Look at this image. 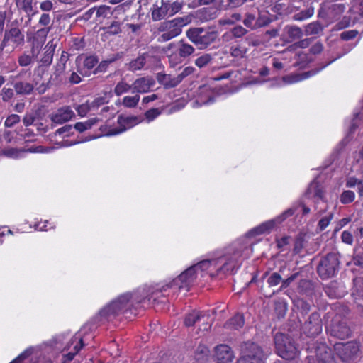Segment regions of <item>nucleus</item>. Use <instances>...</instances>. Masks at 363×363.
Masks as SVG:
<instances>
[{"label":"nucleus","mask_w":363,"mask_h":363,"mask_svg":"<svg viewBox=\"0 0 363 363\" xmlns=\"http://www.w3.org/2000/svg\"><path fill=\"white\" fill-rule=\"evenodd\" d=\"M171 282L157 283L139 288L133 292H126L118 296L115 300L104 307L99 315L111 321L120 314L137 315L141 308L155 307L167 302V297L174 295Z\"/></svg>","instance_id":"obj_1"},{"label":"nucleus","mask_w":363,"mask_h":363,"mask_svg":"<svg viewBox=\"0 0 363 363\" xmlns=\"http://www.w3.org/2000/svg\"><path fill=\"white\" fill-rule=\"evenodd\" d=\"M190 22L188 16L178 17L160 23L157 30L162 34L157 38L159 43L169 41L182 33V28Z\"/></svg>","instance_id":"obj_2"},{"label":"nucleus","mask_w":363,"mask_h":363,"mask_svg":"<svg viewBox=\"0 0 363 363\" xmlns=\"http://www.w3.org/2000/svg\"><path fill=\"white\" fill-rule=\"evenodd\" d=\"M339 252H328L322 256L316 268L317 274L322 279L335 277L340 269Z\"/></svg>","instance_id":"obj_3"},{"label":"nucleus","mask_w":363,"mask_h":363,"mask_svg":"<svg viewBox=\"0 0 363 363\" xmlns=\"http://www.w3.org/2000/svg\"><path fill=\"white\" fill-rule=\"evenodd\" d=\"M186 35L197 48L205 50L216 42L218 38V33L216 30H206L201 27H194L189 28Z\"/></svg>","instance_id":"obj_4"},{"label":"nucleus","mask_w":363,"mask_h":363,"mask_svg":"<svg viewBox=\"0 0 363 363\" xmlns=\"http://www.w3.org/2000/svg\"><path fill=\"white\" fill-rule=\"evenodd\" d=\"M283 333H277L274 337L277 354L286 360H293L298 354L294 339Z\"/></svg>","instance_id":"obj_5"},{"label":"nucleus","mask_w":363,"mask_h":363,"mask_svg":"<svg viewBox=\"0 0 363 363\" xmlns=\"http://www.w3.org/2000/svg\"><path fill=\"white\" fill-rule=\"evenodd\" d=\"M227 265V257L225 251H216L211 258L203 259L191 267H195V271H208L212 275L213 272H218Z\"/></svg>","instance_id":"obj_6"},{"label":"nucleus","mask_w":363,"mask_h":363,"mask_svg":"<svg viewBox=\"0 0 363 363\" xmlns=\"http://www.w3.org/2000/svg\"><path fill=\"white\" fill-rule=\"evenodd\" d=\"M333 347L335 354L342 363L354 362L360 353V346L356 341L336 342Z\"/></svg>","instance_id":"obj_7"},{"label":"nucleus","mask_w":363,"mask_h":363,"mask_svg":"<svg viewBox=\"0 0 363 363\" xmlns=\"http://www.w3.org/2000/svg\"><path fill=\"white\" fill-rule=\"evenodd\" d=\"M306 350L315 354L316 363H336L333 350L324 342L312 341L307 344ZM308 359V363H315Z\"/></svg>","instance_id":"obj_8"},{"label":"nucleus","mask_w":363,"mask_h":363,"mask_svg":"<svg viewBox=\"0 0 363 363\" xmlns=\"http://www.w3.org/2000/svg\"><path fill=\"white\" fill-rule=\"evenodd\" d=\"M196 277L195 267H189L170 281L174 288L173 292L177 294L183 289L189 291Z\"/></svg>","instance_id":"obj_9"},{"label":"nucleus","mask_w":363,"mask_h":363,"mask_svg":"<svg viewBox=\"0 0 363 363\" xmlns=\"http://www.w3.org/2000/svg\"><path fill=\"white\" fill-rule=\"evenodd\" d=\"M25 44V36L18 26L6 29L4 32L3 40L0 45V51L2 52L7 46H11L13 49L21 48Z\"/></svg>","instance_id":"obj_10"},{"label":"nucleus","mask_w":363,"mask_h":363,"mask_svg":"<svg viewBox=\"0 0 363 363\" xmlns=\"http://www.w3.org/2000/svg\"><path fill=\"white\" fill-rule=\"evenodd\" d=\"M323 320L320 314L315 311L312 313L302 325L303 333L308 337H315L323 330Z\"/></svg>","instance_id":"obj_11"},{"label":"nucleus","mask_w":363,"mask_h":363,"mask_svg":"<svg viewBox=\"0 0 363 363\" xmlns=\"http://www.w3.org/2000/svg\"><path fill=\"white\" fill-rule=\"evenodd\" d=\"M240 347L242 354L240 358L247 359L267 358V352L259 345L252 340L243 341Z\"/></svg>","instance_id":"obj_12"},{"label":"nucleus","mask_w":363,"mask_h":363,"mask_svg":"<svg viewBox=\"0 0 363 363\" xmlns=\"http://www.w3.org/2000/svg\"><path fill=\"white\" fill-rule=\"evenodd\" d=\"M340 317H335L330 325V334L340 340H344L351 335V330L345 320H339Z\"/></svg>","instance_id":"obj_13"},{"label":"nucleus","mask_w":363,"mask_h":363,"mask_svg":"<svg viewBox=\"0 0 363 363\" xmlns=\"http://www.w3.org/2000/svg\"><path fill=\"white\" fill-rule=\"evenodd\" d=\"M284 330L287 332L286 336L298 337L302 330V325L296 313H291L287 321L284 325Z\"/></svg>","instance_id":"obj_14"},{"label":"nucleus","mask_w":363,"mask_h":363,"mask_svg":"<svg viewBox=\"0 0 363 363\" xmlns=\"http://www.w3.org/2000/svg\"><path fill=\"white\" fill-rule=\"evenodd\" d=\"M155 84V80L150 77L138 78L133 82L132 93L137 94L147 93Z\"/></svg>","instance_id":"obj_15"},{"label":"nucleus","mask_w":363,"mask_h":363,"mask_svg":"<svg viewBox=\"0 0 363 363\" xmlns=\"http://www.w3.org/2000/svg\"><path fill=\"white\" fill-rule=\"evenodd\" d=\"M209 316L206 315L203 312L193 311L186 315L184 323L186 327H190L193 326L196 323L203 321V324L204 325L203 330H208L211 327L210 323L206 322Z\"/></svg>","instance_id":"obj_16"},{"label":"nucleus","mask_w":363,"mask_h":363,"mask_svg":"<svg viewBox=\"0 0 363 363\" xmlns=\"http://www.w3.org/2000/svg\"><path fill=\"white\" fill-rule=\"evenodd\" d=\"M74 346V352H69L64 355L65 361H72L75 355L81 350L84 347L83 338L80 334L76 333L69 340L67 345V349H69L71 346Z\"/></svg>","instance_id":"obj_17"},{"label":"nucleus","mask_w":363,"mask_h":363,"mask_svg":"<svg viewBox=\"0 0 363 363\" xmlns=\"http://www.w3.org/2000/svg\"><path fill=\"white\" fill-rule=\"evenodd\" d=\"M117 123L119 127L116 128L115 133L121 134L138 124L140 121L138 118L135 116H124L123 115H120L117 118Z\"/></svg>","instance_id":"obj_18"},{"label":"nucleus","mask_w":363,"mask_h":363,"mask_svg":"<svg viewBox=\"0 0 363 363\" xmlns=\"http://www.w3.org/2000/svg\"><path fill=\"white\" fill-rule=\"evenodd\" d=\"M74 116V113L69 106H65L57 109L56 113L51 116L52 122L57 124H62L69 121Z\"/></svg>","instance_id":"obj_19"},{"label":"nucleus","mask_w":363,"mask_h":363,"mask_svg":"<svg viewBox=\"0 0 363 363\" xmlns=\"http://www.w3.org/2000/svg\"><path fill=\"white\" fill-rule=\"evenodd\" d=\"M156 79L157 82L165 89L174 88L181 83L177 75L172 76L162 72L157 73Z\"/></svg>","instance_id":"obj_20"},{"label":"nucleus","mask_w":363,"mask_h":363,"mask_svg":"<svg viewBox=\"0 0 363 363\" xmlns=\"http://www.w3.org/2000/svg\"><path fill=\"white\" fill-rule=\"evenodd\" d=\"M23 152H33V153H43L45 152L46 150L43 146H35L32 147L30 148H28L26 150H22V149H17V148H8L5 150H4V155L9 157H13L16 158L19 156L20 153Z\"/></svg>","instance_id":"obj_21"},{"label":"nucleus","mask_w":363,"mask_h":363,"mask_svg":"<svg viewBox=\"0 0 363 363\" xmlns=\"http://www.w3.org/2000/svg\"><path fill=\"white\" fill-rule=\"evenodd\" d=\"M98 63V58L96 56L90 55L85 57L83 62V67L79 69L78 72L82 76L89 77L93 73L92 69Z\"/></svg>","instance_id":"obj_22"},{"label":"nucleus","mask_w":363,"mask_h":363,"mask_svg":"<svg viewBox=\"0 0 363 363\" xmlns=\"http://www.w3.org/2000/svg\"><path fill=\"white\" fill-rule=\"evenodd\" d=\"M277 221L278 222V220L274 219L263 223L260 225L250 230L247 233V236L249 238L254 237L257 235H261L267 232H269L272 229L274 228Z\"/></svg>","instance_id":"obj_23"},{"label":"nucleus","mask_w":363,"mask_h":363,"mask_svg":"<svg viewBox=\"0 0 363 363\" xmlns=\"http://www.w3.org/2000/svg\"><path fill=\"white\" fill-rule=\"evenodd\" d=\"M325 294L331 298H340L344 296V291L341 290L337 281H331L324 288Z\"/></svg>","instance_id":"obj_24"},{"label":"nucleus","mask_w":363,"mask_h":363,"mask_svg":"<svg viewBox=\"0 0 363 363\" xmlns=\"http://www.w3.org/2000/svg\"><path fill=\"white\" fill-rule=\"evenodd\" d=\"M218 10L214 8H203L197 11V17L203 22L213 20L218 16Z\"/></svg>","instance_id":"obj_25"},{"label":"nucleus","mask_w":363,"mask_h":363,"mask_svg":"<svg viewBox=\"0 0 363 363\" xmlns=\"http://www.w3.org/2000/svg\"><path fill=\"white\" fill-rule=\"evenodd\" d=\"M314 282L306 279H301L298 283L297 291L303 295H311L314 291Z\"/></svg>","instance_id":"obj_26"},{"label":"nucleus","mask_w":363,"mask_h":363,"mask_svg":"<svg viewBox=\"0 0 363 363\" xmlns=\"http://www.w3.org/2000/svg\"><path fill=\"white\" fill-rule=\"evenodd\" d=\"M123 56L122 52H117L112 56H111L108 59L106 60L101 61L99 65L95 68L93 71L94 74H97L99 72H105L108 67V65L116 60L121 59Z\"/></svg>","instance_id":"obj_27"},{"label":"nucleus","mask_w":363,"mask_h":363,"mask_svg":"<svg viewBox=\"0 0 363 363\" xmlns=\"http://www.w3.org/2000/svg\"><path fill=\"white\" fill-rule=\"evenodd\" d=\"M146 64V54H142L137 58L131 60L128 65V69L136 72L142 69Z\"/></svg>","instance_id":"obj_28"},{"label":"nucleus","mask_w":363,"mask_h":363,"mask_svg":"<svg viewBox=\"0 0 363 363\" xmlns=\"http://www.w3.org/2000/svg\"><path fill=\"white\" fill-rule=\"evenodd\" d=\"M166 4V2L162 1V6L157 7L152 11V18L153 21H157L164 18L166 16H169V13Z\"/></svg>","instance_id":"obj_29"},{"label":"nucleus","mask_w":363,"mask_h":363,"mask_svg":"<svg viewBox=\"0 0 363 363\" xmlns=\"http://www.w3.org/2000/svg\"><path fill=\"white\" fill-rule=\"evenodd\" d=\"M245 324L244 315L242 313L237 312L228 320V327L233 330H239Z\"/></svg>","instance_id":"obj_30"},{"label":"nucleus","mask_w":363,"mask_h":363,"mask_svg":"<svg viewBox=\"0 0 363 363\" xmlns=\"http://www.w3.org/2000/svg\"><path fill=\"white\" fill-rule=\"evenodd\" d=\"M99 119L96 117L90 118L84 122H77L74 124V128L79 133L91 129L93 125L96 124Z\"/></svg>","instance_id":"obj_31"},{"label":"nucleus","mask_w":363,"mask_h":363,"mask_svg":"<svg viewBox=\"0 0 363 363\" xmlns=\"http://www.w3.org/2000/svg\"><path fill=\"white\" fill-rule=\"evenodd\" d=\"M179 47L177 50L179 55L182 58H186L194 53L195 51L194 48L186 43H184L182 40L179 42Z\"/></svg>","instance_id":"obj_32"},{"label":"nucleus","mask_w":363,"mask_h":363,"mask_svg":"<svg viewBox=\"0 0 363 363\" xmlns=\"http://www.w3.org/2000/svg\"><path fill=\"white\" fill-rule=\"evenodd\" d=\"M133 90V84H129L125 80L122 79L118 82L114 87L113 91L116 96H120L123 94L128 93Z\"/></svg>","instance_id":"obj_33"},{"label":"nucleus","mask_w":363,"mask_h":363,"mask_svg":"<svg viewBox=\"0 0 363 363\" xmlns=\"http://www.w3.org/2000/svg\"><path fill=\"white\" fill-rule=\"evenodd\" d=\"M214 357L218 362L227 363L225 357H227V345L220 344L215 347Z\"/></svg>","instance_id":"obj_34"},{"label":"nucleus","mask_w":363,"mask_h":363,"mask_svg":"<svg viewBox=\"0 0 363 363\" xmlns=\"http://www.w3.org/2000/svg\"><path fill=\"white\" fill-rule=\"evenodd\" d=\"M14 89L17 94L26 95L29 94L33 91V86L28 82H19L15 83Z\"/></svg>","instance_id":"obj_35"},{"label":"nucleus","mask_w":363,"mask_h":363,"mask_svg":"<svg viewBox=\"0 0 363 363\" xmlns=\"http://www.w3.org/2000/svg\"><path fill=\"white\" fill-rule=\"evenodd\" d=\"M294 304L302 315H307L311 311V305L303 298L295 299Z\"/></svg>","instance_id":"obj_36"},{"label":"nucleus","mask_w":363,"mask_h":363,"mask_svg":"<svg viewBox=\"0 0 363 363\" xmlns=\"http://www.w3.org/2000/svg\"><path fill=\"white\" fill-rule=\"evenodd\" d=\"M140 95L135 94L134 96H124L122 100V105L128 108H135L140 101Z\"/></svg>","instance_id":"obj_37"},{"label":"nucleus","mask_w":363,"mask_h":363,"mask_svg":"<svg viewBox=\"0 0 363 363\" xmlns=\"http://www.w3.org/2000/svg\"><path fill=\"white\" fill-rule=\"evenodd\" d=\"M200 96H199L198 100L201 102V104H206L209 103H213L214 101V98L211 96L210 89L208 87L200 88Z\"/></svg>","instance_id":"obj_38"},{"label":"nucleus","mask_w":363,"mask_h":363,"mask_svg":"<svg viewBox=\"0 0 363 363\" xmlns=\"http://www.w3.org/2000/svg\"><path fill=\"white\" fill-rule=\"evenodd\" d=\"M287 311V304L283 301L274 303V315L278 320L283 319Z\"/></svg>","instance_id":"obj_39"},{"label":"nucleus","mask_w":363,"mask_h":363,"mask_svg":"<svg viewBox=\"0 0 363 363\" xmlns=\"http://www.w3.org/2000/svg\"><path fill=\"white\" fill-rule=\"evenodd\" d=\"M328 11L333 18L337 19L345 11V5L342 4H333L329 6Z\"/></svg>","instance_id":"obj_40"},{"label":"nucleus","mask_w":363,"mask_h":363,"mask_svg":"<svg viewBox=\"0 0 363 363\" xmlns=\"http://www.w3.org/2000/svg\"><path fill=\"white\" fill-rule=\"evenodd\" d=\"M15 89L3 87L0 91V97L4 103H10L14 97Z\"/></svg>","instance_id":"obj_41"},{"label":"nucleus","mask_w":363,"mask_h":363,"mask_svg":"<svg viewBox=\"0 0 363 363\" xmlns=\"http://www.w3.org/2000/svg\"><path fill=\"white\" fill-rule=\"evenodd\" d=\"M213 60L212 55L209 53H205L195 60V65L201 69L206 67Z\"/></svg>","instance_id":"obj_42"},{"label":"nucleus","mask_w":363,"mask_h":363,"mask_svg":"<svg viewBox=\"0 0 363 363\" xmlns=\"http://www.w3.org/2000/svg\"><path fill=\"white\" fill-rule=\"evenodd\" d=\"M323 29L322 25L318 21L308 24L305 28L306 35H315L319 33Z\"/></svg>","instance_id":"obj_43"},{"label":"nucleus","mask_w":363,"mask_h":363,"mask_svg":"<svg viewBox=\"0 0 363 363\" xmlns=\"http://www.w3.org/2000/svg\"><path fill=\"white\" fill-rule=\"evenodd\" d=\"M45 51L44 52L43 57L40 60V62L43 65H50L52 62L55 48L50 46L48 48L47 47H45Z\"/></svg>","instance_id":"obj_44"},{"label":"nucleus","mask_w":363,"mask_h":363,"mask_svg":"<svg viewBox=\"0 0 363 363\" xmlns=\"http://www.w3.org/2000/svg\"><path fill=\"white\" fill-rule=\"evenodd\" d=\"M18 8L23 10L26 13L33 11V0H15Z\"/></svg>","instance_id":"obj_45"},{"label":"nucleus","mask_w":363,"mask_h":363,"mask_svg":"<svg viewBox=\"0 0 363 363\" xmlns=\"http://www.w3.org/2000/svg\"><path fill=\"white\" fill-rule=\"evenodd\" d=\"M287 34L292 39H299L303 35L302 29L296 26H288Z\"/></svg>","instance_id":"obj_46"},{"label":"nucleus","mask_w":363,"mask_h":363,"mask_svg":"<svg viewBox=\"0 0 363 363\" xmlns=\"http://www.w3.org/2000/svg\"><path fill=\"white\" fill-rule=\"evenodd\" d=\"M116 130V128H111V126L108 125L107 124H104L99 127L100 133L99 134L98 136L99 137L112 136V135H118V133H115Z\"/></svg>","instance_id":"obj_47"},{"label":"nucleus","mask_w":363,"mask_h":363,"mask_svg":"<svg viewBox=\"0 0 363 363\" xmlns=\"http://www.w3.org/2000/svg\"><path fill=\"white\" fill-rule=\"evenodd\" d=\"M301 276H302L301 272L298 271L297 272H295V273L292 274L291 276H289L286 279H281V286L280 289L282 290V289H286L288 286H289L291 283H292L294 281H295L299 277H301Z\"/></svg>","instance_id":"obj_48"},{"label":"nucleus","mask_w":363,"mask_h":363,"mask_svg":"<svg viewBox=\"0 0 363 363\" xmlns=\"http://www.w3.org/2000/svg\"><path fill=\"white\" fill-rule=\"evenodd\" d=\"M313 13L314 9L313 7H310L306 10L301 11V12L295 14L293 18L294 20L302 21L305 18L312 16Z\"/></svg>","instance_id":"obj_49"},{"label":"nucleus","mask_w":363,"mask_h":363,"mask_svg":"<svg viewBox=\"0 0 363 363\" xmlns=\"http://www.w3.org/2000/svg\"><path fill=\"white\" fill-rule=\"evenodd\" d=\"M271 21H272V20L268 16H259L257 18V20L252 27V30L257 29V28H259L261 27L267 26L271 23Z\"/></svg>","instance_id":"obj_50"},{"label":"nucleus","mask_w":363,"mask_h":363,"mask_svg":"<svg viewBox=\"0 0 363 363\" xmlns=\"http://www.w3.org/2000/svg\"><path fill=\"white\" fill-rule=\"evenodd\" d=\"M161 114V111L157 108H152L145 111V117L147 122L154 121Z\"/></svg>","instance_id":"obj_51"},{"label":"nucleus","mask_w":363,"mask_h":363,"mask_svg":"<svg viewBox=\"0 0 363 363\" xmlns=\"http://www.w3.org/2000/svg\"><path fill=\"white\" fill-rule=\"evenodd\" d=\"M354 199V193L352 191H344L340 196V201L343 204L352 203Z\"/></svg>","instance_id":"obj_52"},{"label":"nucleus","mask_w":363,"mask_h":363,"mask_svg":"<svg viewBox=\"0 0 363 363\" xmlns=\"http://www.w3.org/2000/svg\"><path fill=\"white\" fill-rule=\"evenodd\" d=\"M33 56L24 52L18 57V63L21 67H26L33 62Z\"/></svg>","instance_id":"obj_53"},{"label":"nucleus","mask_w":363,"mask_h":363,"mask_svg":"<svg viewBox=\"0 0 363 363\" xmlns=\"http://www.w3.org/2000/svg\"><path fill=\"white\" fill-rule=\"evenodd\" d=\"M21 121L20 116L17 114H11L5 120L6 127L11 128L18 123Z\"/></svg>","instance_id":"obj_54"},{"label":"nucleus","mask_w":363,"mask_h":363,"mask_svg":"<svg viewBox=\"0 0 363 363\" xmlns=\"http://www.w3.org/2000/svg\"><path fill=\"white\" fill-rule=\"evenodd\" d=\"M86 46V43L84 38H74L72 40V48L76 50H82Z\"/></svg>","instance_id":"obj_55"},{"label":"nucleus","mask_w":363,"mask_h":363,"mask_svg":"<svg viewBox=\"0 0 363 363\" xmlns=\"http://www.w3.org/2000/svg\"><path fill=\"white\" fill-rule=\"evenodd\" d=\"M121 32V23L118 21H113L106 28V33L111 35H116Z\"/></svg>","instance_id":"obj_56"},{"label":"nucleus","mask_w":363,"mask_h":363,"mask_svg":"<svg viewBox=\"0 0 363 363\" xmlns=\"http://www.w3.org/2000/svg\"><path fill=\"white\" fill-rule=\"evenodd\" d=\"M353 285L356 289L357 293L363 297V278L355 277L353 279Z\"/></svg>","instance_id":"obj_57"},{"label":"nucleus","mask_w":363,"mask_h":363,"mask_svg":"<svg viewBox=\"0 0 363 363\" xmlns=\"http://www.w3.org/2000/svg\"><path fill=\"white\" fill-rule=\"evenodd\" d=\"M92 109L91 104L87 102L79 105L77 108V111L80 116H84Z\"/></svg>","instance_id":"obj_58"},{"label":"nucleus","mask_w":363,"mask_h":363,"mask_svg":"<svg viewBox=\"0 0 363 363\" xmlns=\"http://www.w3.org/2000/svg\"><path fill=\"white\" fill-rule=\"evenodd\" d=\"M281 281V275L277 272L272 273L267 279V283L271 286L278 285Z\"/></svg>","instance_id":"obj_59"},{"label":"nucleus","mask_w":363,"mask_h":363,"mask_svg":"<svg viewBox=\"0 0 363 363\" xmlns=\"http://www.w3.org/2000/svg\"><path fill=\"white\" fill-rule=\"evenodd\" d=\"M51 30V27H44L43 28H40L36 31V37L37 38L40 39V40L43 43L45 41L47 35Z\"/></svg>","instance_id":"obj_60"},{"label":"nucleus","mask_w":363,"mask_h":363,"mask_svg":"<svg viewBox=\"0 0 363 363\" xmlns=\"http://www.w3.org/2000/svg\"><path fill=\"white\" fill-rule=\"evenodd\" d=\"M166 4L169 10L168 11L169 13V16L174 15L175 13L179 12L182 9V6L177 2H174L172 4H170L169 2H166Z\"/></svg>","instance_id":"obj_61"},{"label":"nucleus","mask_w":363,"mask_h":363,"mask_svg":"<svg viewBox=\"0 0 363 363\" xmlns=\"http://www.w3.org/2000/svg\"><path fill=\"white\" fill-rule=\"evenodd\" d=\"M231 33L235 38H240L247 33V30L241 26H235L231 29Z\"/></svg>","instance_id":"obj_62"},{"label":"nucleus","mask_w":363,"mask_h":363,"mask_svg":"<svg viewBox=\"0 0 363 363\" xmlns=\"http://www.w3.org/2000/svg\"><path fill=\"white\" fill-rule=\"evenodd\" d=\"M358 34L356 30L344 31L340 34V38L343 40H349L354 38Z\"/></svg>","instance_id":"obj_63"},{"label":"nucleus","mask_w":363,"mask_h":363,"mask_svg":"<svg viewBox=\"0 0 363 363\" xmlns=\"http://www.w3.org/2000/svg\"><path fill=\"white\" fill-rule=\"evenodd\" d=\"M51 18L48 13H43L38 21V24L44 27H51L50 26Z\"/></svg>","instance_id":"obj_64"}]
</instances>
